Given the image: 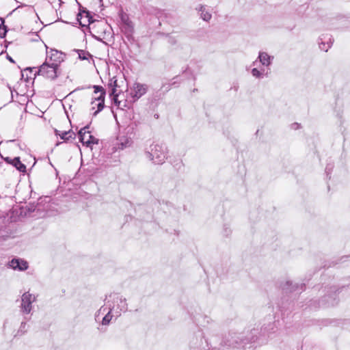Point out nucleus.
Returning <instances> with one entry per match:
<instances>
[{
    "label": "nucleus",
    "mask_w": 350,
    "mask_h": 350,
    "mask_svg": "<svg viewBox=\"0 0 350 350\" xmlns=\"http://www.w3.org/2000/svg\"><path fill=\"white\" fill-rule=\"evenodd\" d=\"M258 329H252L250 333L245 337L241 333L229 332L225 335L221 342V345L227 347H239L248 343L256 342L257 337L253 334V332H257Z\"/></svg>",
    "instance_id": "nucleus-1"
},
{
    "label": "nucleus",
    "mask_w": 350,
    "mask_h": 350,
    "mask_svg": "<svg viewBox=\"0 0 350 350\" xmlns=\"http://www.w3.org/2000/svg\"><path fill=\"white\" fill-rule=\"evenodd\" d=\"M167 148L164 144H154L145 150V154L154 164L161 165L167 159Z\"/></svg>",
    "instance_id": "nucleus-2"
},
{
    "label": "nucleus",
    "mask_w": 350,
    "mask_h": 350,
    "mask_svg": "<svg viewBox=\"0 0 350 350\" xmlns=\"http://www.w3.org/2000/svg\"><path fill=\"white\" fill-rule=\"evenodd\" d=\"M278 322L270 321L268 323H264L260 327V330L258 328L257 332H253V334L257 337L256 342L259 344H263L266 342L268 338H271V335L274 334L278 330Z\"/></svg>",
    "instance_id": "nucleus-3"
},
{
    "label": "nucleus",
    "mask_w": 350,
    "mask_h": 350,
    "mask_svg": "<svg viewBox=\"0 0 350 350\" xmlns=\"http://www.w3.org/2000/svg\"><path fill=\"white\" fill-rule=\"evenodd\" d=\"M36 70L35 76L41 75L44 78L54 80L58 77V67L55 65H52V64L49 63L48 61H45L40 67H33V68H28L27 70H30L32 71L33 70Z\"/></svg>",
    "instance_id": "nucleus-4"
},
{
    "label": "nucleus",
    "mask_w": 350,
    "mask_h": 350,
    "mask_svg": "<svg viewBox=\"0 0 350 350\" xmlns=\"http://www.w3.org/2000/svg\"><path fill=\"white\" fill-rule=\"evenodd\" d=\"M148 85L140 83H135L130 90L129 96L122 107L130 108L131 105L144 96L148 91Z\"/></svg>",
    "instance_id": "nucleus-5"
},
{
    "label": "nucleus",
    "mask_w": 350,
    "mask_h": 350,
    "mask_svg": "<svg viewBox=\"0 0 350 350\" xmlns=\"http://www.w3.org/2000/svg\"><path fill=\"white\" fill-rule=\"evenodd\" d=\"M93 88L95 96L92 98L90 110L93 111L96 108V110L92 113L93 116H96L105 107V90L99 85H94Z\"/></svg>",
    "instance_id": "nucleus-6"
},
{
    "label": "nucleus",
    "mask_w": 350,
    "mask_h": 350,
    "mask_svg": "<svg viewBox=\"0 0 350 350\" xmlns=\"http://www.w3.org/2000/svg\"><path fill=\"white\" fill-rule=\"evenodd\" d=\"M350 286L347 287L342 286L340 288V292L345 289L349 288ZM340 288L336 286H331L327 288L326 294L323 296L319 301V306L322 307L334 306L338 304L337 295L339 293Z\"/></svg>",
    "instance_id": "nucleus-7"
},
{
    "label": "nucleus",
    "mask_w": 350,
    "mask_h": 350,
    "mask_svg": "<svg viewBox=\"0 0 350 350\" xmlns=\"http://www.w3.org/2000/svg\"><path fill=\"white\" fill-rule=\"evenodd\" d=\"M36 301L34 295L29 291L24 293L21 296V303L20 305V312L24 316L31 313L33 309V303Z\"/></svg>",
    "instance_id": "nucleus-8"
},
{
    "label": "nucleus",
    "mask_w": 350,
    "mask_h": 350,
    "mask_svg": "<svg viewBox=\"0 0 350 350\" xmlns=\"http://www.w3.org/2000/svg\"><path fill=\"white\" fill-rule=\"evenodd\" d=\"M109 298L113 301V305L109 304V307H115V310H113L116 314V317L120 316L122 312H126L128 309L126 300L122 296L118 294H111L109 295Z\"/></svg>",
    "instance_id": "nucleus-9"
},
{
    "label": "nucleus",
    "mask_w": 350,
    "mask_h": 350,
    "mask_svg": "<svg viewBox=\"0 0 350 350\" xmlns=\"http://www.w3.org/2000/svg\"><path fill=\"white\" fill-rule=\"evenodd\" d=\"M46 49L48 47L46 46ZM65 54L56 49H51L50 51L46 50V57L45 61L49 62L52 65L59 67V64L64 61Z\"/></svg>",
    "instance_id": "nucleus-10"
},
{
    "label": "nucleus",
    "mask_w": 350,
    "mask_h": 350,
    "mask_svg": "<svg viewBox=\"0 0 350 350\" xmlns=\"http://www.w3.org/2000/svg\"><path fill=\"white\" fill-rule=\"evenodd\" d=\"M281 288L282 290L287 293L288 292H296V293H300L301 291H303L305 289V284H293L291 281H286L284 284H281Z\"/></svg>",
    "instance_id": "nucleus-11"
},
{
    "label": "nucleus",
    "mask_w": 350,
    "mask_h": 350,
    "mask_svg": "<svg viewBox=\"0 0 350 350\" xmlns=\"http://www.w3.org/2000/svg\"><path fill=\"white\" fill-rule=\"evenodd\" d=\"M8 265L13 269L18 271H25L29 267L28 262L26 260L16 258L12 259Z\"/></svg>",
    "instance_id": "nucleus-12"
},
{
    "label": "nucleus",
    "mask_w": 350,
    "mask_h": 350,
    "mask_svg": "<svg viewBox=\"0 0 350 350\" xmlns=\"http://www.w3.org/2000/svg\"><path fill=\"white\" fill-rule=\"evenodd\" d=\"M77 18L79 23V25L82 27L88 26L92 21V17L90 13L86 10H80L79 13L77 14Z\"/></svg>",
    "instance_id": "nucleus-13"
},
{
    "label": "nucleus",
    "mask_w": 350,
    "mask_h": 350,
    "mask_svg": "<svg viewBox=\"0 0 350 350\" xmlns=\"http://www.w3.org/2000/svg\"><path fill=\"white\" fill-rule=\"evenodd\" d=\"M108 86L111 88L109 95L114 104L118 108H122L121 101L118 100V94L116 93L117 81L111 79L108 83Z\"/></svg>",
    "instance_id": "nucleus-14"
},
{
    "label": "nucleus",
    "mask_w": 350,
    "mask_h": 350,
    "mask_svg": "<svg viewBox=\"0 0 350 350\" xmlns=\"http://www.w3.org/2000/svg\"><path fill=\"white\" fill-rule=\"evenodd\" d=\"M333 39L327 34L322 35L319 38V48L321 51L327 52L333 44Z\"/></svg>",
    "instance_id": "nucleus-15"
},
{
    "label": "nucleus",
    "mask_w": 350,
    "mask_h": 350,
    "mask_svg": "<svg viewBox=\"0 0 350 350\" xmlns=\"http://www.w3.org/2000/svg\"><path fill=\"white\" fill-rule=\"evenodd\" d=\"M89 129L90 126L87 125L81 128L78 132V137L79 142H81L83 145H86V146H90L92 143V142L88 141V137H87L89 132Z\"/></svg>",
    "instance_id": "nucleus-16"
},
{
    "label": "nucleus",
    "mask_w": 350,
    "mask_h": 350,
    "mask_svg": "<svg viewBox=\"0 0 350 350\" xmlns=\"http://www.w3.org/2000/svg\"><path fill=\"white\" fill-rule=\"evenodd\" d=\"M258 59H259L262 66H269L271 64L273 57L265 52H259Z\"/></svg>",
    "instance_id": "nucleus-17"
},
{
    "label": "nucleus",
    "mask_w": 350,
    "mask_h": 350,
    "mask_svg": "<svg viewBox=\"0 0 350 350\" xmlns=\"http://www.w3.org/2000/svg\"><path fill=\"white\" fill-rule=\"evenodd\" d=\"M115 310V307H109L107 312L105 314V316L102 319L101 323L103 325H108L112 318L113 317H116V314L114 313L113 310Z\"/></svg>",
    "instance_id": "nucleus-18"
},
{
    "label": "nucleus",
    "mask_w": 350,
    "mask_h": 350,
    "mask_svg": "<svg viewBox=\"0 0 350 350\" xmlns=\"http://www.w3.org/2000/svg\"><path fill=\"white\" fill-rule=\"evenodd\" d=\"M55 133L56 135H59L60 138L62 139H64V141H68L70 139H75L76 137V134L74 131L72 130H69L68 131H64L60 133V131L55 129Z\"/></svg>",
    "instance_id": "nucleus-19"
},
{
    "label": "nucleus",
    "mask_w": 350,
    "mask_h": 350,
    "mask_svg": "<svg viewBox=\"0 0 350 350\" xmlns=\"http://www.w3.org/2000/svg\"><path fill=\"white\" fill-rule=\"evenodd\" d=\"M76 52L79 55V58L81 60H88L89 62H94L92 55L87 51L85 50H81L77 49L76 50Z\"/></svg>",
    "instance_id": "nucleus-20"
},
{
    "label": "nucleus",
    "mask_w": 350,
    "mask_h": 350,
    "mask_svg": "<svg viewBox=\"0 0 350 350\" xmlns=\"http://www.w3.org/2000/svg\"><path fill=\"white\" fill-rule=\"evenodd\" d=\"M14 163H12V165L15 167L16 170H18L21 172H26V166L23 163H21L19 157H14L13 159Z\"/></svg>",
    "instance_id": "nucleus-21"
},
{
    "label": "nucleus",
    "mask_w": 350,
    "mask_h": 350,
    "mask_svg": "<svg viewBox=\"0 0 350 350\" xmlns=\"http://www.w3.org/2000/svg\"><path fill=\"white\" fill-rule=\"evenodd\" d=\"M29 320V318L24 316V320L21 322V326L17 332V336H21L27 332V323L26 321Z\"/></svg>",
    "instance_id": "nucleus-22"
},
{
    "label": "nucleus",
    "mask_w": 350,
    "mask_h": 350,
    "mask_svg": "<svg viewBox=\"0 0 350 350\" xmlns=\"http://www.w3.org/2000/svg\"><path fill=\"white\" fill-rule=\"evenodd\" d=\"M199 12H200L201 18L204 21H208L211 18V14L205 11V8L203 5H200Z\"/></svg>",
    "instance_id": "nucleus-23"
},
{
    "label": "nucleus",
    "mask_w": 350,
    "mask_h": 350,
    "mask_svg": "<svg viewBox=\"0 0 350 350\" xmlns=\"http://www.w3.org/2000/svg\"><path fill=\"white\" fill-rule=\"evenodd\" d=\"M3 18L0 17V38H3L5 37L6 33L8 31L7 26L4 24Z\"/></svg>",
    "instance_id": "nucleus-24"
},
{
    "label": "nucleus",
    "mask_w": 350,
    "mask_h": 350,
    "mask_svg": "<svg viewBox=\"0 0 350 350\" xmlns=\"http://www.w3.org/2000/svg\"><path fill=\"white\" fill-rule=\"evenodd\" d=\"M177 77H174L172 79V82H167V83H163L162 84V86H161V90L163 91V92H167L170 90L171 87L172 85H174L176 84V81H174Z\"/></svg>",
    "instance_id": "nucleus-25"
},
{
    "label": "nucleus",
    "mask_w": 350,
    "mask_h": 350,
    "mask_svg": "<svg viewBox=\"0 0 350 350\" xmlns=\"http://www.w3.org/2000/svg\"><path fill=\"white\" fill-rule=\"evenodd\" d=\"M123 28L124 29V33L126 37L129 39V38L132 36L133 32V24L131 23L127 25H124Z\"/></svg>",
    "instance_id": "nucleus-26"
},
{
    "label": "nucleus",
    "mask_w": 350,
    "mask_h": 350,
    "mask_svg": "<svg viewBox=\"0 0 350 350\" xmlns=\"http://www.w3.org/2000/svg\"><path fill=\"white\" fill-rule=\"evenodd\" d=\"M109 310V308L105 307L104 306L100 307V308L98 310L95 315V319L96 321H98L99 319L100 314H105V312L107 313Z\"/></svg>",
    "instance_id": "nucleus-27"
},
{
    "label": "nucleus",
    "mask_w": 350,
    "mask_h": 350,
    "mask_svg": "<svg viewBox=\"0 0 350 350\" xmlns=\"http://www.w3.org/2000/svg\"><path fill=\"white\" fill-rule=\"evenodd\" d=\"M121 21L124 23V25H127L129 24L132 23V22L129 20V16L126 14L121 15Z\"/></svg>",
    "instance_id": "nucleus-28"
},
{
    "label": "nucleus",
    "mask_w": 350,
    "mask_h": 350,
    "mask_svg": "<svg viewBox=\"0 0 350 350\" xmlns=\"http://www.w3.org/2000/svg\"><path fill=\"white\" fill-rule=\"evenodd\" d=\"M252 74L256 78H260L262 75V72L258 70L256 68H254L252 70Z\"/></svg>",
    "instance_id": "nucleus-29"
},
{
    "label": "nucleus",
    "mask_w": 350,
    "mask_h": 350,
    "mask_svg": "<svg viewBox=\"0 0 350 350\" xmlns=\"http://www.w3.org/2000/svg\"><path fill=\"white\" fill-rule=\"evenodd\" d=\"M87 137H88V141L92 142V144H96L98 142V139L92 136L90 133V131H89Z\"/></svg>",
    "instance_id": "nucleus-30"
},
{
    "label": "nucleus",
    "mask_w": 350,
    "mask_h": 350,
    "mask_svg": "<svg viewBox=\"0 0 350 350\" xmlns=\"http://www.w3.org/2000/svg\"><path fill=\"white\" fill-rule=\"evenodd\" d=\"M4 161H5V163H6L7 164H9V165H12V163H14V161H13V159H11V158H10V157H6V158H5V159H4Z\"/></svg>",
    "instance_id": "nucleus-31"
},
{
    "label": "nucleus",
    "mask_w": 350,
    "mask_h": 350,
    "mask_svg": "<svg viewBox=\"0 0 350 350\" xmlns=\"http://www.w3.org/2000/svg\"><path fill=\"white\" fill-rule=\"evenodd\" d=\"M331 170H332V167H329V165H327L326 167L325 172H326L327 175L329 174V171H331Z\"/></svg>",
    "instance_id": "nucleus-32"
},
{
    "label": "nucleus",
    "mask_w": 350,
    "mask_h": 350,
    "mask_svg": "<svg viewBox=\"0 0 350 350\" xmlns=\"http://www.w3.org/2000/svg\"><path fill=\"white\" fill-rule=\"evenodd\" d=\"M230 232V229L228 230L227 228H224V234H225V235L228 236Z\"/></svg>",
    "instance_id": "nucleus-33"
},
{
    "label": "nucleus",
    "mask_w": 350,
    "mask_h": 350,
    "mask_svg": "<svg viewBox=\"0 0 350 350\" xmlns=\"http://www.w3.org/2000/svg\"><path fill=\"white\" fill-rule=\"evenodd\" d=\"M126 147V146L123 143H120L118 144V148L119 149H124Z\"/></svg>",
    "instance_id": "nucleus-34"
},
{
    "label": "nucleus",
    "mask_w": 350,
    "mask_h": 350,
    "mask_svg": "<svg viewBox=\"0 0 350 350\" xmlns=\"http://www.w3.org/2000/svg\"><path fill=\"white\" fill-rule=\"evenodd\" d=\"M7 59L12 63H14V60L10 56V55H7Z\"/></svg>",
    "instance_id": "nucleus-35"
},
{
    "label": "nucleus",
    "mask_w": 350,
    "mask_h": 350,
    "mask_svg": "<svg viewBox=\"0 0 350 350\" xmlns=\"http://www.w3.org/2000/svg\"><path fill=\"white\" fill-rule=\"evenodd\" d=\"M293 126H294V127H293V128H294L295 129H297L299 128V124H298V123H295V124H293Z\"/></svg>",
    "instance_id": "nucleus-36"
},
{
    "label": "nucleus",
    "mask_w": 350,
    "mask_h": 350,
    "mask_svg": "<svg viewBox=\"0 0 350 350\" xmlns=\"http://www.w3.org/2000/svg\"><path fill=\"white\" fill-rule=\"evenodd\" d=\"M349 256H342L340 260H343L344 258H349Z\"/></svg>",
    "instance_id": "nucleus-37"
},
{
    "label": "nucleus",
    "mask_w": 350,
    "mask_h": 350,
    "mask_svg": "<svg viewBox=\"0 0 350 350\" xmlns=\"http://www.w3.org/2000/svg\"><path fill=\"white\" fill-rule=\"evenodd\" d=\"M257 60H256L255 62H254L253 64L255 65L256 63Z\"/></svg>",
    "instance_id": "nucleus-38"
}]
</instances>
